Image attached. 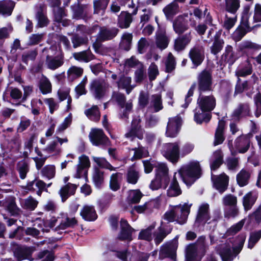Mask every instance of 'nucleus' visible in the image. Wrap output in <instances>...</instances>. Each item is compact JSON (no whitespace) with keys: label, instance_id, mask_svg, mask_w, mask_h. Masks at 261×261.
<instances>
[{"label":"nucleus","instance_id":"8fccbe9b","mask_svg":"<svg viewBox=\"0 0 261 261\" xmlns=\"http://www.w3.org/2000/svg\"><path fill=\"white\" fill-rule=\"evenodd\" d=\"M83 72V70L82 68L76 66H72L68 70V78L70 81H73L74 79L81 76Z\"/></svg>","mask_w":261,"mask_h":261},{"label":"nucleus","instance_id":"a19ab883","mask_svg":"<svg viewBox=\"0 0 261 261\" xmlns=\"http://www.w3.org/2000/svg\"><path fill=\"white\" fill-rule=\"evenodd\" d=\"M240 7V0H225V10L235 14Z\"/></svg>","mask_w":261,"mask_h":261},{"label":"nucleus","instance_id":"69168bd1","mask_svg":"<svg viewBox=\"0 0 261 261\" xmlns=\"http://www.w3.org/2000/svg\"><path fill=\"white\" fill-rule=\"evenodd\" d=\"M165 65L166 70L168 72L172 71L175 67L176 63L174 57L170 53L168 55Z\"/></svg>","mask_w":261,"mask_h":261},{"label":"nucleus","instance_id":"423d86ee","mask_svg":"<svg viewBox=\"0 0 261 261\" xmlns=\"http://www.w3.org/2000/svg\"><path fill=\"white\" fill-rule=\"evenodd\" d=\"M109 85L104 81L95 80L90 84V91L95 99L103 98L108 91Z\"/></svg>","mask_w":261,"mask_h":261},{"label":"nucleus","instance_id":"e433bc0d","mask_svg":"<svg viewBox=\"0 0 261 261\" xmlns=\"http://www.w3.org/2000/svg\"><path fill=\"white\" fill-rule=\"evenodd\" d=\"M252 73V65L249 59H247L244 65L240 66L236 74L237 76H245Z\"/></svg>","mask_w":261,"mask_h":261},{"label":"nucleus","instance_id":"20e7f679","mask_svg":"<svg viewBox=\"0 0 261 261\" xmlns=\"http://www.w3.org/2000/svg\"><path fill=\"white\" fill-rule=\"evenodd\" d=\"M245 238L243 236L238 238L236 245L231 250V246L228 244L223 245L219 252L223 261H232L240 252L243 247Z\"/></svg>","mask_w":261,"mask_h":261},{"label":"nucleus","instance_id":"f257e3e1","mask_svg":"<svg viewBox=\"0 0 261 261\" xmlns=\"http://www.w3.org/2000/svg\"><path fill=\"white\" fill-rule=\"evenodd\" d=\"M197 104L200 110L195 109L194 120L197 123H201L203 121L208 122L211 118L210 114L204 113L214 110L216 105V100L212 95H204L200 92L197 99Z\"/></svg>","mask_w":261,"mask_h":261},{"label":"nucleus","instance_id":"052dcab7","mask_svg":"<svg viewBox=\"0 0 261 261\" xmlns=\"http://www.w3.org/2000/svg\"><path fill=\"white\" fill-rule=\"evenodd\" d=\"M261 238V230L253 232L250 234L248 247L252 249Z\"/></svg>","mask_w":261,"mask_h":261},{"label":"nucleus","instance_id":"2eb2a0df","mask_svg":"<svg viewBox=\"0 0 261 261\" xmlns=\"http://www.w3.org/2000/svg\"><path fill=\"white\" fill-rule=\"evenodd\" d=\"M210 218L209 204L206 203L201 204L198 208L195 224L198 225L204 224Z\"/></svg>","mask_w":261,"mask_h":261},{"label":"nucleus","instance_id":"5fc2aeb1","mask_svg":"<svg viewBox=\"0 0 261 261\" xmlns=\"http://www.w3.org/2000/svg\"><path fill=\"white\" fill-rule=\"evenodd\" d=\"M249 8H245L242 13L241 25L245 29H248L253 27V26L251 25V22L249 20Z\"/></svg>","mask_w":261,"mask_h":261},{"label":"nucleus","instance_id":"cd10ccee","mask_svg":"<svg viewBox=\"0 0 261 261\" xmlns=\"http://www.w3.org/2000/svg\"><path fill=\"white\" fill-rule=\"evenodd\" d=\"M257 197V194L253 192H248L243 197V204L245 211H247L251 208Z\"/></svg>","mask_w":261,"mask_h":261},{"label":"nucleus","instance_id":"6e6552de","mask_svg":"<svg viewBox=\"0 0 261 261\" xmlns=\"http://www.w3.org/2000/svg\"><path fill=\"white\" fill-rule=\"evenodd\" d=\"M178 247L177 239H174L172 241L164 244L160 251V258L163 259L165 257H170L174 259L176 249Z\"/></svg>","mask_w":261,"mask_h":261},{"label":"nucleus","instance_id":"4d7b16f0","mask_svg":"<svg viewBox=\"0 0 261 261\" xmlns=\"http://www.w3.org/2000/svg\"><path fill=\"white\" fill-rule=\"evenodd\" d=\"M110 0H96L94 2V12L96 13H102L106 9Z\"/></svg>","mask_w":261,"mask_h":261},{"label":"nucleus","instance_id":"a878e982","mask_svg":"<svg viewBox=\"0 0 261 261\" xmlns=\"http://www.w3.org/2000/svg\"><path fill=\"white\" fill-rule=\"evenodd\" d=\"M79 163L77 167V171L76 177L80 178L82 175L85 172L84 170L86 168H88L90 166V162L89 158L85 155H83L79 157Z\"/></svg>","mask_w":261,"mask_h":261},{"label":"nucleus","instance_id":"bf43d9fd","mask_svg":"<svg viewBox=\"0 0 261 261\" xmlns=\"http://www.w3.org/2000/svg\"><path fill=\"white\" fill-rule=\"evenodd\" d=\"M145 68L143 64H139L135 72V80L137 83L141 82L146 77Z\"/></svg>","mask_w":261,"mask_h":261},{"label":"nucleus","instance_id":"9d476101","mask_svg":"<svg viewBox=\"0 0 261 261\" xmlns=\"http://www.w3.org/2000/svg\"><path fill=\"white\" fill-rule=\"evenodd\" d=\"M91 143L96 146L107 144L108 139L101 129H92L89 134Z\"/></svg>","mask_w":261,"mask_h":261},{"label":"nucleus","instance_id":"0eeeda50","mask_svg":"<svg viewBox=\"0 0 261 261\" xmlns=\"http://www.w3.org/2000/svg\"><path fill=\"white\" fill-rule=\"evenodd\" d=\"M197 82L199 92L211 90L212 85L211 72L208 70H203L198 74Z\"/></svg>","mask_w":261,"mask_h":261},{"label":"nucleus","instance_id":"3c124183","mask_svg":"<svg viewBox=\"0 0 261 261\" xmlns=\"http://www.w3.org/2000/svg\"><path fill=\"white\" fill-rule=\"evenodd\" d=\"M63 63L61 59L51 58L48 56L46 57V63L48 68L50 69L55 70L58 68L62 65Z\"/></svg>","mask_w":261,"mask_h":261},{"label":"nucleus","instance_id":"0e129e2a","mask_svg":"<svg viewBox=\"0 0 261 261\" xmlns=\"http://www.w3.org/2000/svg\"><path fill=\"white\" fill-rule=\"evenodd\" d=\"M224 41L222 39L216 38L214 42L211 47V53L214 55L217 54L222 49Z\"/></svg>","mask_w":261,"mask_h":261},{"label":"nucleus","instance_id":"680f3d73","mask_svg":"<svg viewBox=\"0 0 261 261\" xmlns=\"http://www.w3.org/2000/svg\"><path fill=\"white\" fill-rule=\"evenodd\" d=\"M122 41L120 43L121 47L126 50H128L130 48L132 40V35L129 33H125L123 34Z\"/></svg>","mask_w":261,"mask_h":261},{"label":"nucleus","instance_id":"c03bdc74","mask_svg":"<svg viewBox=\"0 0 261 261\" xmlns=\"http://www.w3.org/2000/svg\"><path fill=\"white\" fill-rule=\"evenodd\" d=\"M163 11L167 17H172L179 11V7L176 2H172L166 6Z\"/></svg>","mask_w":261,"mask_h":261},{"label":"nucleus","instance_id":"37998d69","mask_svg":"<svg viewBox=\"0 0 261 261\" xmlns=\"http://www.w3.org/2000/svg\"><path fill=\"white\" fill-rule=\"evenodd\" d=\"M85 114L89 119L92 121H97L100 119V112L96 106H94L90 109L86 110Z\"/></svg>","mask_w":261,"mask_h":261},{"label":"nucleus","instance_id":"473e14b6","mask_svg":"<svg viewBox=\"0 0 261 261\" xmlns=\"http://www.w3.org/2000/svg\"><path fill=\"white\" fill-rule=\"evenodd\" d=\"M117 32L118 30L116 28L111 30L105 28H101L98 34V39L101 41L111 39L117 35Z\"/></svg>","mask_w":261,"mask_h":261},{"label":"nucleus","instance_id":"49530a36","mask_svg":"<svg viewBox=\"0 0 261 261\" xmlns=\"http://www.w3.org/2000/svg\"><path fill=\"white\" fill-rule=\"evenodd\" d=\"M92 178L95 186H100L104 180L103 172L97 167L94 168Z\"/></svg>","mask_w":261,"mask_h":261},{"label":"nucleus","instance_id":"1a4fd4ad","mask_svg":"<svg viewBox=\"0 0 261 261\" xmlns=\"http://www.w3.org/2000/svg\"><path fill=\"white\" fill-rule=\"evenodd\" d=\"M182 119L179 115L170 118L167 126L166 134L167 137H175L181 125Z\"/></svg>","mask_w":261,"mask_h":261},{"label":"nucleus","instance_id":"58836bf2","mask_svg":"<svg viewBox=\"0 0 261 261\" xmlns=\"http://www.w3.org/2000/svg\"><path fill=\"white\" fill-rule=\"evenodd\" d=\"M14 5V2L11 1H0V13L3 15H10Z\"/></svg>","mask_w":261,"mask_h":261},{"label":"nucleus","instance_id":"e2e57ef3","mask_svg":"<svg viewBox=\"0 0 261 261\" xmlns=\"http://www.w3.org/2000/svg\"><path fill=\"white\" fill-rule=\"evenodd\" d=\"M42 175L48 179L53 178L56 173L55 167L54 165H47L42 170Z\"/></svg>","mask_w":261,"mask_h":261},{"label":"nucleus","instance_id":"a211bd4d","mask_svg":"<svg viewBox=\"0 0 261 261\" xmlns=\"http://www.w3.org/2000/svg\"><path fill=\"white\" fill-rule=\"evenodd\" d=\"M138 11L137 8H135L131 14L126 12H122L118 17V24L121 28H127L129 27L132 21V15L137 14Z\"/></svg>","mask_w":261,"mask_h":261},{"label":"nucleus","instance_id":"a18cd8bd","mask_svg":"<svg viewBox=\"0 0 261 261\" xmlns=\"http://www.w3.org/2000/svg\"><path fill=\"white\" fill-rule=\"evenodd\" d=\"M38 203V202L36 199L30 196L22 200L21 206L24 209L29 211H34L37 207Z\"/></svg>","mask_w":261,"mask_h":261},{"label":"nucleus","instance_id":"ea45409f","mask_svg":"<svg viewBox=\"0 0 261 261\" xmlns=\"http://www.w3.org/2000/svg\"><path fill=\"white\" fill-rule=\"evenodd\" d=\"M132 79L130 77L122 76L117 82L119 88L125 89L127 94H129L134 87L130 85Z\"/></svg>","mask_w":261,"mask_h":261},{"label":"nucleus","instance_id":"4be33fe9","mask_svg":"<svg viewBox=\"0 0 261 261\" xmlns=\"http://www.w3.org/2000/svg\"><path fill=\"white\" fill-rule=\"evenodd\" d=\"M190 57L196 66L200 65L203 59V50L202 47L196 46L192 48L189 53Z\"/></svg>","mask_w":261,"mask_h":261},{"label":"nucleus","instance_id":"72a5a7b5","mask_svg":"<svg viewBox=\"0 0 261 261\" xmlns=\"http://www.w3.org/2000/svg\"><path fill=\"white\" fill-rule=\"evenodd\" d=\"M176 176V173H175L172 181L167 190V195L170 197L177 196L181 193Z\"/></svg>","mask_w":261,"mask_h":261},{"label":"nucleus","instance_id":"bb28decb","mask_svg":"<svg viewBox=\"0 0 261 261\" xmlns=\"http://www.w3.org/2000/svg\"><path fill=\"white\" fill-rule=\"evenodd\" d=\"M169 39L166 36L164 31H161L156 35L155 44L158 48L163 50L167 47Z\"/></svg>","mask_w":261,"mask_h":261},{"label":"nucleus","instance_id":"ddd939ff","mask_svg":"<svg viewBox=\"0 0 261 261\" xmlns=\"http://www.w3.org/2000/svg\"><path fill=\"white\" fill-rule=\"evenodd\" d=\"M62 217L60 224L55 228V230H64L67 228H73L77 225V220L74 217H71L68 215L61 214ZM58 219H60L58 217Z\"/></svg>","mask_w":261,"mask_h":261},{"label":"nucleus","instance_id":"b1692460","mask_svg":"<svg viewBox=\"0 0 261 261\" xmlns=\"http://www.w3.org/2000/svg\"><path fill=\"white\" fill-rule=\"evenodd\" d=\"M76 189V186L70 183H68L62 187L59 192L62 201L63 202H65L70 195L74 194Z\"/></svg>","mask_w":261,"mask_h":261},{"label":"nucleus","instance_id":"aec40b11","mask_svg":"<svg viewBox=\"0 0 261 261\" xmlns=\"http://www.w3.org/2000/svg\"><path fill=\"white\" fill-rule=\"evenodd\" d=\"M34 251V248L32 247H18L14 251V254L19 261L24 259H28L30 261H32L33 259L31 258L30 256Z\"/></svg>","mask_w":261,"mask_h":261},{"label":"nucleus","instance_id":"de8ad7c7","mask_svg":"<svg viewBox=\"0 0 261 261\" xmlns=\"http://www.w3.org/2000/svg\"><path fill=\"white\" fill-rule=\"evenodd\" d=\"M151 106L154 108V111L157 112L163 109L161 95L160 94H154L151 96Z\"/></svg>","mask_w":261,"mask_h":261},{"label":"nucleus","instance_id":"c756f323","mask_svg":"<svg viewBox=\"0 0 261 261\" xmlns=\"http://www.w3.org/2000/svg\"><path fill=\"white\" fill-rule=\"evenodd\" d=\"M70 89L68 88H61L58 91V98L60 101H63L67 99V104L66 106V110L67 111L71 109V103L72 98L69 95Z\"/></svg>","mask_w":261,"mask_h":261},{"label":"nucleus","instance_id":"9b49d317","mask_svg":"<svg viewBox=\"0 0 261 261\" xmlns=\"http://www.w3.org/2000/svg\"><path fill=\"white\" fill-rule=\"evenodd\" d=\"M204 254L199 250L195 244H190L186 249V261H200Z\"/></svg>","mask_w":261,"mask_h":261},{"label":"nucleus","instance_id":"c9c22d12","mask_svg":"<svg viewBox=\"0 0 261 261\" xmlns=\"http://www.w3.org/2000/svg\"><path fill=\"white\" fill-rule=\"evenodd\" d=\"M223 162V154L221 150L215 151L212 156L211 168L212 170L218 169Z\"/></svg>","mask_w":261,"mask_h":261},{"label":"nucleus","instance_id":"c85d7f7f","mask_svg":"<svg viewBox=\"0 0 261 261\" xmlns=\"http://www.w3.org/2000/svg\"><path fill=\"white\" fill-rule=\"evenodd\" d=\"M45 183L41 180H34L28 183L26 189L29 191H37V194L41 196L42 190L45 187Z\"/></svg>","mask_w":261,"mask_h":261},{"label":"nucleus","instance_id":"7ed1b4c3","mask_svg":"<svg viewBox=\"0 0 261 261\" xmlns=\"http://www.w3.org/2000/svg\"><path fill=\"white\" fill-rule=\"evenodd\" d=\"M184 182L187 185H191L201 175V168L198 162L192 161L182 167L179 170Z\"/></svg>","mask_w":261,"mask_h":261},{"label":"nucleus","instance_id":"412c9836","mask_svg":"<svg viewBox=\"0 0 261 261\" xmlns=\"http://www.w3.org/2000/svg\"><path fill=\"white\" fill-rule=\"evenodd\" d=\"M173 29L177 34H182L188 28V18L187 16H178L173 22Z\"/></svg>","mask_w":261,"mask_h":261},{"label":"nucleus","instance_id":"4c0bfd02","mask_svg":"<svg viewBox=\"0 0 261 261\" xmlns=\"http://www.w3.org/2000/svg\"><path fill=\"white\" fill-rule=\"evenodd\" d=\"M122 175L120 173H115L111 175L110 180V187L114 191L118 190L120 188V181Z\"/></svg>","mask_w":261,"mask_h":261},{"label":"nucleus","instance_id":"7c9ffc66","mask_svg":"<svg viewBox=\"0 0 261 261\" xmlns=\"http://www.w3.org/2000/svg\"><path fill=\"white\" fill-rule=\"evenodd\" d=\"M156 226V223L153 222L145 229H142L139 232L138 238L147 241L152 240L153 230Z\"/></svg>","mask_w":261,"mask_h":261},{"label":"nucleus","instance_id":"603ef678","mask_svg":"<svg viewBox=\"0 0 261 261\" xmlns=\"http://www.w3.org/2000/svg\"><path fill=\"white\" fill-rule=\"evenodd\" d=\"M74 58L79 61L88 62L93 59V55L90 51H84L73 54Z\"/></svg>","mask_w":261,"mask_h":261},{"label":"nucleus","instance_id":"864d4df0","mask_svg":"<svg viewBox=\"0 0 261 261\" xmlns=\"http://www.w3.org/2000/svg\"><path fill=\"white\" fill-rule=\"evenodd\" d=\"M94 162L100 167L106 168L110 171L115 170L116 168L113 167L105 158L100 157H92Z\"/></svg>","mask_w":261,"mask_h":261},{"label":"nucleus","instance_id":"393cba45","mask_svg":"<svg viewBox=\"0 0 261 261\" xmlns=\"http://www.w3.org/2000/svg\"><path fill=\"white\" fill-rule=\"evenodd\" d=\"M249 147V140L248 138L242 136L237 138L235 141V147L240 153L246 152Z\"/></svg>","mask_w":261,"mask_h":261},{"label":"nucleus","instance_id":"09e8293b","mask_svg":"<svg viewBox=\"0 0 261 261\" xmlns=\"http://www.w3.org/2000/svg\"><path fill=\"white\" fill-rule=\"evenodd\" d=\"M249 178V172L243 169L237 175V182L241 187H243L248 184Z\"/></svg>","mask_w":261,"mask_h":261},{"label":"nucleus","instance_id":"6ab92c4d","mask_svg":"<svg viewBox=\"0 0 261 261\" xmlns=\"http://www.w3.org/2000/svg\"><path fill=\"white\" fill-rule=\"evenodd\" d=\"M192 38L191 32L178 37L174 41V47L175 50L179 51L184 49L191 42Z\"/></svg>","mask_w":261,"mask_h":261},{"label":"nucleus","instance_id":"4468645a","mask_svg":"<svg viewBox=\"0 0 261 261\" xmlns=\"http://www.w3.org/2000/svg\"><path fill=\"white\" fill-rule=\"evenodd\" d=\"M212 179L213 181L215 188L219 192L222 193L226 190L229 177L225 174L223 173L217 176L212 174Z\"/></svg>","mask_w":261,"mask_h":261},{"label":"nucleus","instance_id":"6e6d98bb","mask_svg":"<svg viewBox=\"0 0 261 261\" xmlns=\"http://www.w3.org/2000/svg\"><path fill=\"white\" fill-rule=\"evenodd\" d=\"M139 178V174L137 171L134 168L129 169L127 171L126 179L128 182L132 184H135Z\"/></svg>","mask_w":261,"mask_h":261},{"label":"nucleus","instance_id":"13d9d810","mask_svg":"<svg viewBox=\"0 0 261 261\" xmlns=\"http://www.w3.org/2000/svg\"><path fill=\"white\" fill-rule=\"evenodd\" d=\"M142 197V194L139 190H130L128 192V200L133 203L139 202Z\"/></svg>","mask_w":261,"mask_h":261},{"label":"nucleus","instance_id":"79ce46f5","mask_svg":"<svg viewBox=\"0 0 261 261\" xmlns=\"http://www.w3.org/2000/svg\"><path fill=\"white\" fill-rule=\"evenodd\" d=\"M39 89L42 94H46L51 92V84L49 80L45 76H42L39 81Z\"/></svg>","mask_w":261,"mask_h":261},{"label":"nucleus","instance_id":"f8f14e48","mask_svg":"<svg viewBox=\"0 0 261 261\" xmlns=\"http://www.w3.org/2000/svg\"><path fill=\"white\" fill-rule=\"evenodd\" d=\"M140 122V119H134L130 130L125 135V137L131 141L136 137L139 139H142L143 137V130L141 128Z\"/></svg>","mask_w":261,"mask_h":261},{"label":"nucleus","instance_id":"338daca9","mask_svg":"<svg viewBox=\"0 0 261 261\" xmlns=\"http://www.w3.org/2000/svg\"><path fill=\"white\" fill-rule=\"evenodd\" d=\"M18 170L20 177L23 179L25 178L26 175L29 171V167L25 162L22 161L18 164Z\"/></svg>","mask_w":261,"mask_h":261},{"label":"nucleus","instance_id":"dca6fc26","mask_svg":"<svg viewBox=\"0 0 261 261\" xmlns=\"http://www.w3.org/2000/svg\"><path fill=\"white\" fill-rule=\"evenodd\" d=\"M80 215L83 219L88 221H94L97 218L95 207L92 205H84L81 210Z\"/></svg>","mask_w":261,"mask_h":261},{"label":"nucleus","instance_id":"f704fd0d","mask_svg":"<svg viewBox=\"0 0 261 261\" xmlns=\"http://www.w3.org/2000/svg\"><path fill=\"white\" fill-rule=\"evenodd\" d=\"M112 98L122 107H125L126 111H129L132 108V103L130 101H128L126 103L125 96L119 93L114 92L112 95Z\"/></svg>","mask_w":261,"mask_h":261},{"label":"nucleus","instance_id":"f3484780","mask_svg":"<svg viewBox=\"0 0 261 261\" xmlns=\"http://www.w3.org/2000/svg\"><path fill=\"white\" fill-rule=\"evenodd\" d=\"M155 171L156 176L162 178L164 186H167L170 180L168 176V169L167 166L164 163L158 162Z\"/></svg>","mask_w":261,"mask_h":261},{"label":"nucleus","instance_id":"2f4dec72","mask_svg":"<svg viewBox=\"0 0 261 261\" xmlns=\"http://www.w3.org/2000/svg\"><path fill=\"white\" fill-rule=\"evenodd\" d=\"M225 127V122L223 120H220L219 121L218 125L217 128L215 141L214 144L215 146L218 145L223 143L224 140V137L223 136V131Z\"/></svg>","mask_w":261,"mask_h":261},{"label":"nucleus","instance_id":"5701e85b","mask_svg":"<svg viewBox=\"0 0 261 261\" xmlns=\"http://www.w3.org/2000/svg\"><path fill=\"white\" fill-rule=\"evenodd\" d=\"M121 231L119 235V238L122 240H132V233L134 229L129 225L127 222L123 219L121 220Z\"/></svg>","mask_w":261,"mask_h":261},{"label":"nucleus","instance_id":"f03ea898","mask_svg":"<svg viewBox=\"0 0 261 261\" xmlns=\"http://www.w3.org/2000/svg\"><path fill=\"white\" fill-rule=\"evenodd\" d=\"M191 206V204L187 203L173 206L165 213L164 219L168 222L176 221L180 224H183L186 222Z\"/></svg>","mask_w":261,"mask_h":261},{"label":"nucleus","instance_id":"39448f33","mask_svg":"<svg viewBox=\"0 0 261 261\" xmlns=\"http://www.w3.org/2000/svg\"><path fill=\"white\" fill-rule=\"evenodd\" d=\"M162 152L163 155L171 162H177L179 158V143L174 142L164 144Z\"/></svg>","mask_w":261,"mask_h":261},{"label":"nucleus","instance_id":"774afa93","mask_svg":"<svg viewBox=\"0 0 261 261\" xmlns=\"http://www.w3.org/2000/svg\"><path fill=\"white\" fill-rule=\"evenodd\" d=\"M38 258L41 261H53L55 257L53 252L44 250L39 253Z\"/></svg>","mask_w":261,"mask_h":261}]
</instances>
